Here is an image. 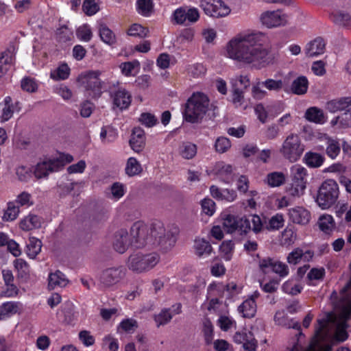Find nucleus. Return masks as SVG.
I'll return each instance as SVG.
<instances>
[{
    "mask_svg": "<svg viewBox=\"0 0 351 351\" xmlns=\"http://www.w3.org/2000/svg\"><path fill=\"white\" fill-rule=\"evenodd\" d=\"M266 38L259 32L238 34L226 45L228 56L244 64L265 66L270 62L269 51L264 46Z\"/></svg>",
    "mask_w": 351,
    "mask_h": 351,
    "instance_id": "nucleus-1",
    "label": "nucleus"
},
{
    "mask_svg": "<svg viewBox=\"0 0 351 351\" xmlns=\"http://www.w3.org/2000/svg\"><path fill=\"white\" fill-rule=\"evenodd\" d=\"M178 233L177 228L166 229L160 221H154L150 226L138 221L133 223L130 230L132 246L134 247H143L153 241L154 245L165 252L175 245Z\"/></svg>",
    "mask_w": 351,
    "mask_h": 351,
    "instance_id": "nucleus-2",
    "label": "nucleus"
},
{
    "mask_svg": "<svg viewBox=\"0 0 351 351\" xmlns=\"http://www.w3.org/2000/svg\"><path fill=\"white\" fill-rule=\"evenodd\" d=\"M211 107L212 104L207 95L200 91L193 93L184 104L183 119L190 123H201Z\"/></svg>",
    "mask_w": 351,
    "mask_h": 351,
    "instance_id": "nucleus-3",
    "label": "nucleus"
},
{
    "mask_svg": "<svg viewBox=\"0 0 351 351\" xmlns=\"http://www.w3.org/2000/svg\"><path fill=\"white\" fill-rule=\"evenodd\" d=\"M160 261L158 254L152 252L143 254L136 252L132 254L128 259V269L135 273L146 272L154 268Z\"/></svg>",
    "mask_w": 351,
    "mask_h": 351,
    "instance_id": "nucleus-4",
    "label": "nucleus"
},
{
    "mask_svg": "<svg viewBox=\"0 0 351 351\" xmlns=\"http://www.w3.org/2000/svg\"><path fill=\"white\" fill-rule=\"evenodd\" d=\"M339 195V190L337 182L332 179H328L319 186L316 202L322 209H326L336 203Z\"/></svg>",
    "mask_w": 351,
    "mask_h": 351,
    "instance_id": "nucleus-5",
    "label": "nucleus"
},
{
    "mask_svg": "<svg viewBox=\"0 0 351 351\" xmlns=\"http://www.w3.org/2000/svg\"><path fill=\"white\" fill-rule=\"evenodd\" d=\"M304 151V145L302 143L300 136L295 134L288 135L279 150L282 156L291 162L297 161Z\"/></svg>",
    "mask_w": 351,
    "mask_h": 351,
    "instance_id": "nucleus-6",
    "label": "nucleus"
},
{
    "mask_svg": "<svg viewBox=\"0 0 351 351\" xmlns=\"http://www.w3.org/2000/svg\"><path fill=\"white\" fill-rule=\"evenodd\" d=\"M125 268L122 265L113 266L103 269L98 280L101 289H109L119 283L125 277Z\"/></svg>",
    "mask_w": 351,
    "mask_h": 351,
    "instance_id": "nucleus-7",
    "label": "nucleus"
},
{
    "mask_svg": "<svg viewBox=\"0 0 351 351\" xmlns=\"http://www.w3.org/2000/svg\"><path fill=\"white\" fill-rule=\"evenodd\" d=\"M274 321L276 324L285 326L287 328H294L298 330V333L295 335L297 339L293 340L291 347H288L286 351H306L300 342V338L304 336L301 332L300 324L298 322H294L293 319L289 320L283 312H276L274 315Z\"/></svg>",
    "mask_w": 351,
    "mask_h": 351,
    "instance_id": "nucleus-8",
    "label": "nucleus"
},
{
    "mask_svg": "<svg viewBox=\"0 0 351 351\" xmlns=\"http://www.w3.org/2000/svg\"><path fill=\"white\" fill-rule=\"evenodd\" d=\"M223 226L228 233L238 232L245 235L250 232V221L245 217L239 218L232 215H227L223 221Z\"/></svg>",
    "mask_w": 351,
    "mask_h": 351,
    "instance_id": "nucleus-9",
    "label": "nucleus"
},
{
    "mask_svg": "<svg viewBox=\"0 0 351 351\" xmlns=\"http://www.w3.org/2000/svg\"><path fill=\"white\" fill-rule=\"evenodd\" d=\"M199 6L206 15L213 17H223L230 12L222 0H199Z\"/></svg>",
    "mask_w": 351,
    "mask_h": 351,
    "instance_id": "nucleus-10",
    "label": "nucleus"
},
{
    "mask_svg": "<svg viewBox=\"0 0 351 351\" xmlns=\"http://www.w3.org/2000/svg\"><path fill=\"white\" fill-rule=\"evenodd\" d=\"M259 267L263 273H267L269 269L284 278L289 274V270L288 266L279 261L267 257L259 261Z\"/></svg>",
    "mask_w": 351,
    "mask_h": 351,
    "instance_id": "nucleus-11",
    "label": "nucleus"
},
{
    "mask_svg": "<svg viewBox=\"0 0 351 351\" xmlns=\"http://www.w3.org/2000/svg\"><path fill=\"white\" fill-rule=\"evenodd\" d=\"M64 167L60 160H47L38 162L34 169V176L38 179L47 178L50 173L58 171Z\"/></svg>",
    "mask_w": 351,
    "mask_h": 351,
    "instance_id": "nucleus-12",
    "label": "nucleus"
},
{
    "mask_svg": "<svg viewBox=\"0 0 351 351\" xmlns=\"http://www.w3.org/2000/svg\"><path fill=\"white\" fill-rule=\"evenodd\" d=\"M262 23L269 28L285 25L287 22V16L280 10L267 11L261 14Z\"/></svg>",
    "mask_w": 351,
    "mask_h": 351,
    "instance_id": "nucleus-13",
    "label": "nucleus"
},
{
    "mask_svg": "<svg viewBox=\"0 0 351 351\" xmlns=\"http://www.w3.org/2000/svg\"><path fill=\"white\" fill-rule=\"evenodd\" d=\"M132 246L130 234L125 229H121L114 234L113 247L119 253H124Z\"/></svg>",
    "mask_w": 351,
    "mask_h": 351,
    "instance_id": "nucleus-14",
    "label": "nucleus"
},
{
    "mask_svg": "<svg viewBox=\"0 0 351 351\" xmlns=\"http://www.w3.org/2000/svg\"><path fill=\"white\" fill-rule=\"evenodd\" d=\"M215 175L222 182L229 184L234 180V173L232 165L224 162H218L213 168Z\"/></svg>",
    "mask_w": 351,
    "mask_h": 351,
    "instance_id": "nucleus-15",
    "label": "nucleus"
},
{
    "mask_svg": "<svg viewBox=\"0 0 351 351\" xmlns=\"http://www.w3.org/2000/svg\"><path fill=\"white\" fill-rule=\"evenodd\" d=\"M101 72L92 71L81 74L79 76V81L86 88H101L103 85L99 76Z\"/></svg>",
    "mask_w": 351,
    "mask_h": 351,
    "instance_id": "nucleus-16",
    "label": "nucleus"
},
{
    "mask_svg": "<svg viewBox=\"0 0 351 351\" xmlns=\"http://www.w3.org/2000/svg\"><path fill=\"white\" fill-rule=\"evenodd\" d=\"M288 214L290 220L294 223L306 225L311 219L310 212L302 206L290 208Z\"/></svg>",
    "mask_w": 351,
    "mask_h": 351,
    "instance_id": "nucleus-17",
    "label": "nucleus"
},
{
    "mask_svg": "<svg viewBox=\"0 0 351 351\" xmlns=\"http://www.w3.org/2000/svg\"><path fill=\"white\" fill-rule=\"evenodd\" d=\"M326 42L321 37H317L306 44L304 51L308 57H316L325 51Z\"/></svg>",
    "mask_w": 351,
    "mask_h": 351,
    "instance_id": "nucleus-18",
    "label": "nucleus"
},
{
    "mask_svg": "<svg viewBox=\"0 0 351 351\" xmlns=\"http://www.w3.org/2000/svg\"><path fill=\"white\" fill-rule=\"evenodd\" d=\"M326 108L331 112H347L348 110H351V97H343L330 100L326 103Z\"/></svg>",
    "mask_w": 351,
    "mask_h": 351,
    "instance_id": "nucleus-19",
    "label": "nucleus"
},
{
    "mask_svg": "<svg viewBox=\"0 0 351 351\" xmlns=\"http://www.w3.org/2000/svg\"><path fill=\"white\" fill-rule=\"evenodd\" d=\"M145 144V132L143 129L139 127L134 128L132 130L130 145L132 149L139 153L143 150Z\"/></svg>",
    "mask_w": 351,
    "mask_h": 351,
    "instance_id": "nucleus-20",
    "label": "nucleus"
},
{
    "mask_svg": "<svg viewBox=\"0 0 351 351\" xmlns=\"http://www.w3.org/2000/svg\"><path fill=\"white\" fill-rule=\"evenodd\" d=\"M287 85V77H282L280 75H275L274 79H267L264 82H261L258 79H256V81L252 84V88H260L261 86H265V88H282Z\"/></svg>",
    "mask_w": 351,
    "mask_h": 351,
    "instance_id": "nucleus-21",
    "label": "nucleus"
},
{
    "mask_svg": "<svg viewBox=\"0 0 351 351\" xmlns=\"http://www.w3.org/2000/svg\"><path fill=\"white\" fill-rule=\"evenodd\" d=\"M113 104L120 110L127 109L131 104V95L125 89H119L112 94Z\"/></svg>",
    "mask_w": 351,
    "mask_h": 351,
    "instance_id": "nucleus-22",
    "label": "nucleus"
},
{
    "mask_svg": "<svg viewBox=\"0 0 351 351\" xmlns=\"http://www.w3.org/2000/svg\"><path fill=\"white\" fill-rule=\"evenodd\" d=\"M41 218L36 215L29 214L19 223V227L24 231H29L35 228H39L41 226Z\"/></svg>",
    "mask_w": 351,
    "mask_h": 351,
    "instance_id": "nucleus-23",
    "label": "nucleus"
},
{
    "mask_svg": "<svg viewBox=\"0 0 351 351\" xmlns=\"http://www.w3.org/2000/svg\"><path fill=\"white\" fill-rule=\"evenodd\" d=\"M21 304L17 302H7L0 306V320L5 319L16 314Z\"/></svg>",
    "mask_w": 351,
    "mask_h": 351,
    "instance_id": "nucleus-24",
    "label": "nucleus"
},
{
    "mask_svg": "<svg viewBox=\"0 0 351 351\" xmlns=\"http://www.w3.org/2000/svg\"><path fill=\"white\" fill-rule=\"evenodd\" d=\"M331 20L336 24L343 26L351 25V15L345 10L334 9L330 14Z\"/></svg>",
    "mask_w": 351,
    "mask_h": 351,
    "instance_id": "nucleus-25",
    "label": "nucleus"
},
{
    "mask_svg": "<svg viewBox=\"0 0 351 351\" xmlns=\"http://www.w3.org/2000/svg\"><path fill=\"white\" fill-rule=\"evenodd\" d=\"M48 287L49 289H55L58 287H64L68 280L65 278V276L60 271L57 270L54 273H51L48 278Z\"/></svg>",
    "mask_w": 351,
    "mask_h": 351,
    "instance_id": "nucleus-26",
    "label": "nucleus"
},
{
    "mask_svg": "<svg viewBox=\"0 0 351 351\" xmlns=\"http://www.w3.org/2000/svg\"><path fill=\"white\" fill-rule=\"evenodd\" d=\"M243 317L251 318L255 315L256 312V304L253 298L245 300L238 308Z\"/></svg>",
    "mask_w": 351,
    "mask_h": 351,
    "instance_id": "nucleus-27",
    "label": "nucleus"
},
{
    "mask_svg": "<svg viewBox=\"0 0 351 351\" xmlns=\"http://www.w3.org/2000/svg\"><path fill=\"white\" fill-rule=\"evenodd\" d=\"M304 160L308 167L318 168L323 165L325 158L319 153L308 152L305 154Z\"/></svg>",
    "mask_w": 351,
    "mask_h": 351,
    "instance_id": "nucleus-28",
    "label": "nucleus"
},
{
    "mask_svg": "<svg viewBox=\"0 0 351 351\" xmlns=\"http://www.w3.org/2000/svg\"><path fill=\"white\" fill-rule=\"evenodd\" d=\"M99 34L101 40L108 45H114L117 42L115 34L104 23L99 27Z\"/></svg>",
    "mask_w": 351,
    "mask_h": 351,
    "instance_id": "nucleus-29",
    "label": "nucleus"
},
{
    "mask_svg": "<svg viewBox=\"0 0 351 351\" xmlns=\"http://www.w3.org/2000/svg\"><path fill=\"white\" fill-rule=\"evenodd\" d=\"M305 118L315 123H324L326 121L323 110L317 107H311L305 113Z\"/></svg>",
    "mask_w": 351,
    "mask_h": 351,
    "instance_id": "nucleus-30",
    "label": "nucleus"
},
{
    "mask_svg": "<svg viewBox=\"0 0 351 351\" xmlns=\"http://www.w3.org/2000/svg\"><path fill=\"white\" fill-rule=\"evenodd\" d=\"M194 247L195 254L199 257L208 256L213 252V247L210 243L203 239H195Z\"/></svg>",
    "mask_w": 351,
    "mask_h": 351,
    "instance_id": "nucleus-31",
    "label": "nucleus"
},
{
    "mask_svg": "<svg viewBox=\"0 0 351 351\" xmlns=\"http://www.w3.org/2000/svg\"><path fill=\"white\" fill-rule=\"evenodd\" d=\"M3 103V108L2 109L0 119L1 122H5L12 117L15 106L13 104L12 97L10 96L5 97Z\"/></svg>",
    "mask_w": 351,
    "mask_h": 351,
    "instance_id": "nucleus-32",
    "label": "nucleus"
},
{
    "mask_svg": "<svg viewBox=\"0 0 351 351\" xmlns=\"http://www.w3.org/2000/svg\"><path fill=\"white\" fill-rule=\"evenodd\" d=\"M119 67L122 74L125 76H135L140 71V63L138 60L121 63Z\"/></svg>",
    "mask_w": 351,
    "mask_h": 351,
    "instance_id": "nucleus-33",
    "label": "nucleus"
},
{
    "mask_svg": "<svg viewBox=\"0 0 351 351\" xmlns=\"http://www.w3.org/2000/svg\"><path fill=\"white\" fill-rule=\"evenodd\" d=\"M291 173L293 182L305 184V178L307 176V170L300 165H295L291 168Z\"/></svg>",
    "mask_w": 351,
    "mask_h": 351,
    "instance_id": "nucleus-34",
    "label": "nucleus"
},
{
    "mask_svg": "<svg viewBox=\"0 0 351 351\" xmlns=\"http://www.w3.org/2000/svg\"><path fill=\"white\" fill-rule=\"evenodd\" d=\"M341 147V145L338 141L331 138H327L326 153L330 158L335 160L340 154Z\"/></svg>",
    "mask_w": 351,
    "mask_h": 351,
    "instance_id": "nucleus-35",
    "label": "nucleus"
},
{
    "mask_svg": "<svg viewBox=\"0 0 351 351\" xmlns=\"http://www.w3.org/2000/svg\"><path fill=\"white\" fill-rule=\"evenodd\" d=\"M19 206L16 204V202H10L7 204V208L4 210L2 219L4 221H12L15 220L19 214Z\"/></svg>",
    "mask_w": 351,
    "mask_h": 351,
    "instance_id": "nucleus-36",
    "label": "nucleus"
},
{
    "mask_svg": "<svg viewBox=\"0 0 351 351\" xmlns=\"http://www.w3.org/2000/svg\"><path fill=\"white\" fill-rule=\"evenodd\" d=\"M179 154L184 159H192L197 154L196 145L184 142L179 147Z\"/></svg>",
    "mask_w": 351,
    "mask_h": 351,
    "instance_id": "nucleus-37",
    "label": "nucleus"
},
{
    "mask_svg": "<svg viewBox=\"0 0 351 351\" xmlns=\"http://www.w3.org/2000/svg\"><path fill=\"white\" fill-rule=\"evenodd\" d=\"M320 230L326 234H329L335 228V223L331 215H322L318 220Z\"/></svg>",
    "mask_w": 351,
    "mask_h": 351,
    "instance_id": "nucleus-38",
    "label": "nucleus"
},
{
    "mask_svg": "<svg viewBox=\"0 0 351 351\" xmlns=\"http://www.w3.org/2000/svg\"><path fill=\"white\" fill-rule=\"evenodd\" d=\"M285 176L282 172L274 171L267 176V182L271 187H278L285 182Z\"/></svg>",
    "mask_w": 351,
    "mask_h": 351,
    "instance_id": "nucleus-39",
    "label": "nucleus"
},
{
    "mask_svg": "<svg viewBox=\"0 0 351 351\" xmlns=\"http://www.w3.org/2000/svg\"><path fill=\"white\" fill-rule=\"evenodd\" d=\"M138 12L144 16H149L153 12L154 3L152 0H137Z\"/></svg>",
    "mask_w": 351,
    "mask_h": 351,
    "instance_id": "nucleus-40",
    "label": "nucleus"
},
{
    "mask_svg": "<svg viewBox=\"0 0 351 351\" xmlns=\"http://www.w3.org/2000/svg\"><path fill=\"white\" fill-rule=\"evenodd\" d=\"M70 73V69L66 64L60 65L56 69L51 71L50 77L54 80H63L66 79Z\"/></svg>",
    "mask_w": 351,
    "mask_h": 351,
    "instance_id": "nucleus-41",
    "label": "nucleus"
},
{
    "mask_svg": "<svg viewBox=\"0 0 351 351\" xmlns=\"http://www.w3.org/2000/svg\"><path fill=\"white\" fill-rule=\"evenodd\" d=\"M41 241L35 238H30L27 245V254L31 258H34L40 252Z\"/></svg>",
    "mask_w": 351,
    "mask_h": 351,
    "instance_id": "nucleus-42",
    "label": "nucleus"
},
{
    "mask_svg": "<svg viewBox=\"0 0 351 351\" xmlns=\"http://www.w3.org/2000/svg\"><path fill=\"white\" fill-rule=\"evenodd\" d=\"M234 247V243L232 241L228 240L223 241L219 247L222 258L226 261H230L232 256Z\"/></svg>",
    "mask_w": 351,
    "mask_h": 351,
    "instance_id": "nucleus-43",
    "label": "nucleus"
},
{
    "mask_svg": "<svg viewBox=\"0 0 351 351\" xmlns=\"http://www.w3.org/2000/svg\"><path fill=\"white\" fill-rule=\"evenodd\" d=\"M208 291H220L222 289H226L228 292L230 293L232 295L237 294L240 292V288L234 282L228 283L225 287L222 285L217 284H210L208 288Z\"/></svg>",
    "mask_w": 351,
    "mask_h": 351,
    "instance_id": "nucleus-44",
    "label": "nucleus"
},
{
    "mask_svg": "<svg viewBox=\"0 0 351 351\" xmlns=\"http://www.w3.org/2000/svg\"><path fill=\"white\" fill-rule=\"evenodd\" d=\"M142 171L140 163L135 158H130L128 160L125 172L129 176H134L140 173Z\"/></svg>",
    "mask_w": 351,
    "mask_h": 351,
    "instance_id": "nucleus-45",
    "label": "nucleus"
},
{
    "mask_svg": "<svg viewBox=\"0 0 351 351\" xmlns=\"http://www.w3.org/2000/svg\"><path fill=\"white\" fill-rule=\"evenodd\" d=\"M230 84L232 88H248L251 86L250 79L247 75H235L231 77Z\"/></svg>",
    "mask_w": 351,
    "mask_h": 351,
    "instance_id": "nucleus-46",
    "label": "nucleus"
},
{
    "mask_svg": "<svg viewBox=\"0 0 351 351\" xmlns=\"http://www.w3.org/2000/svg\"><path fill=\"white\" fill-rule=\"evenodd\" d=\"M326 274V271L324 267L320 268H312L307 274V278L309 280L308 285H314L313 280H323Z\"/></svg>",
    "mask_w": 351,
    "mask_h": 351,
    "instance_id": "nucleus-47",
    "label": "nucleus"
},
{
    "mask_svg": "<svg viewBox=\"0 0 351 351\" xmlns=\"http://www.w3.org/2000/svg\"><path fill=\"white\" fill-rule=\"evenodd\" d=\"M76 35L80 40L88 42L92 38L93 33L89 25L84 24L77 28Z\"/></svg>",
    "mask_w": 351,
    "mask_h": 351,
    "instance_id": "nucleus-48",
    "label": "nucleus"
},
{
    "mask_svg": "<svg viewBox=\"0 0 351 351\" xmlns=\"http://www.w3.org/2000/svg\"><path fill=\"white\" fill-rule=\"evenodd\" d=\"M139 122L147 128H152L158 123L157 118L149 112H143L138 118Z\"/></svg>",
    "mask_w": 351,
    "mask_h": 351,
    "instance_id": "nucleus-49",
    "label": "nucleus"
},
{
    "mask_svg": "<svg viewBox=\"0 0 351 351\" xmlns=\"http://www.w3.org/2000/svg\"><path fill=\"white\" fill-rule=\"evenodd\" d=\"M128 34L131 36L143 38L147 36L148 29L140 24L135 23L129 28Z\"/></svg>",
    "mask_w": 351,
    "mask_h": 351,
    "instance_id": "nucleus-50",
    "label": "nucleus"
},
{
    "mask_svg": "<svg viewBox=\"0 0 351 351\" xmlns=\"http://www.w3.org/2000/svg\"><path fill=\"white\" fill-rule=\"evenodd\" d=\"M284 226V218L282 215L276 214L273 216L266 225V228L269 230H278Z\"/></svg>",
    "mask_w": 351,
    "mask_h": 351,
    "instance_id": "nucleus-51",
    "label": "nucleus"
},
{
    "mask_svg": "<svg viewBox=\"0 0 351 351\" xmlns=\"http://www.w3.org/2000/svg\"><path fill=\"white\" fill-rule=\"evenodd\" d=\"M172 317L173 315L170 312V309H164L159 314L155 315L154 320L158 327L169 322Z\"/></svg>",
    "mask_w": 351,
    "mask_h": 351,
    "instance_id": "nucleus-52",
    "label": "nucleus"
},
{
    "mask_svg": "<svg viewBox=\"0 0 351 351\" xmlns=\"http://www.w3.org/2000/svg\"><path fill=\"white\" fill-rule=\"evenodd\" d=\"M302 255H303V250L297 247L288 254L287 261L290 265H295L302 259Z\"/></svg>",
    "mask_w": 351,
    "mask_h": 351,
    "instance_id": "nucleus-53",
    "label": "nucleus"
},
{
    "mask_svg": "<svg viewBox=\"0 0 351 351\" xmlns=\"http://www.w3.org/2000/svg\"><path fill=\"white\" fill-rule=\"evenodd\" d=\"M231 147L230 140L223 136L217 138L215 144V150L219 153H224Z\"/></svg>",
    "mask_w": 351,
    "mask_h": 351,
    "instance_id": "nucleus-54",
    "label": "nucleus"
},
{
    "mask_svg": "<svg viewBox=\"0 0 351 351\" xmlns=\"http://www.w3.org/2000/svg\"><path fill=\"white\" fill-rule=\"evenodd\" d=\"M110 192L112 199L118 200L124 195L125 193V186L120 182H114L110 186Z\"/></svg>",
    "mask_w": 351,
    "mask_h": 351,
    "instance_id": "nucleus-55",
    "label": "nucleus"
},
{
    "mask_svg": "<svg viewBox=\"0 0 351 351\" xmlns=\"http://www.w3.org/2000/svg\"><path fill=\"white\" fill-rule=\"evenodd\" d=\"M188 73L193 77H199L204 75L206 71V68L202 64L197 63L190 65L188 67Z\"/></svg>",
    "mask_w": 351,
    "mask_h": 351,
    "instance_id": "nucleus-56",
    "label": "nucleus"
},
{
    "mask_svg": "<svg viewBox=\"0 0 351 351\" xmlns=\"http://www.w3.org/2000/svg\"><path fill=\"white\" fill-rule=\"evenodd\" d=\"M203 332L206 343L210 344L213 339V326L210 320L204 322Z\"/></svg>",
    "mask_w": 351,
    "mask_h": 351,
    "instance_id": "nucleus-57",
    "label": "nucleus"
},
{
    "mask_svg": "<svg viewBox=\"0 0 351 351\" xmlns=\"http://www.w3.org/2000/svg\"><path fill=\"white\" fill-rule=\"evenodd\" d=\"M202 211L207 215L211 216L215 211V203L210 198H205L201 202Z\"/></svg>",
    "mask_w": 351,
    "mask_h": 351,
    "instance_id": "nucleus-58",
    "label": "nucleus"
},
{
    "mask_svg": "<svg viewBox=\"0 0 351 351\" xmlns=\"http://www.w3.org/2000/svg\"><path fill=\"white\" fill-rule=\"evenodd\" d=\"M172 19L176 24H184L186 21V7L177 8L173 13Z\"/></svg>",
    "mask_w": 351,
    "mask_h": 351,
    "instance_id": "nucleus-59",
    "label": "nucleus"
},
{
    "mask_svg": "<svg viewBox=\"0 0 351 351\" xmlns=\"http://www.w3.org/2000/svg\"><path fill=\"white\" fill-rule=\"evenodd\" d=\"M12 58L11 56L3 55L0 58V74H3V76L12 69Z\"/></svg>",
    "mask_w": 351,
    "mask_h": 351,
    "instance_id": "nucleus-60",
    "label": "nucleus"
},
{
    "mask_svg": "<svg viewBox=\"0 0 351 351\" xmlns=\"http://www.w3.org/2000/svg\"><path fill=\"white\" fill-rule=\"evenodd\" d=\"M119 328L126 332H133L138 328V323L134 319H125L120 323Z\"/></svg>",
    "mask_w": 351,
    "mask_h": 351,
    "instance_id": "nucleus-61",
    "label": "nucleus"
},
{
    "mask_svg": "<svg viewBox=\"0 0 351 351\" xmlns=\"http://www.w3.org/2000/svg\"><path fill=\"white\" fill-rule=\"evenodd\" d=\"M251 217V219H247L250 221L251 229L256 234L261 232L263 228V223L261 217L256 215H252Z\"/></svg>",
    "mask_w": 351,
    "mask_h": 351,
    "instance_id": "nucleus-62",
    "label": "nucleus"
},
{
    "mask_svg": "<svg viewBox=\"0 0 351 351\" xmlns=\"http://www.w3.org/2000/svg\"><path fill=\"white\" fill-rule=\"evenodd\" d=\"M306 185L304 184H300L292 182L291 186L289 188L287 191L288 195H291L292 197H299L303 194Z\"/></svg>",
    "mask_w": 351,
    "mask_h": 351,
    "instance_id": "nucleus-63",
    "label": "nucleus"
},
{
    "mask_svg": "<svg viewBox=\"0 0 351 351\" xmlns=\"http://www.w3.org/2000/svg\"><path fill=\"white\" fill-rule=\"evenodd\" d=\"M282 288L283 291L293 295L300 293L302 289V287L300 285L297 284L292 285L290 281L285 282Z\"/></svg>",
    "mask_w": 351,
    "mask_h": 351,
    "instance_id": "nucleus-64",
    "label": "nucleus"
}]
</instances>
